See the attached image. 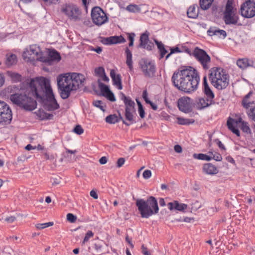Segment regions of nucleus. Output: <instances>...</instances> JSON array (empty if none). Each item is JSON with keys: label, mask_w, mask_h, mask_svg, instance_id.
Wrapping results in <instances>:
<instances>
[{"label": "nucleus", "mask_w": 255, "mask_h": 255, "mask_svg": "<svg viewBox=\"0 0 255 255\" xmlns=\"http://www.w3.org/2000/svg\"><path fill=\"white\" fill-rule=\"evenodd\" d=\"M29 94L33 96L37 100L43 101L45 98L48 99L45 104V108L48 111L57 110L59 108L56 101L49 80L44 77L36 78L31 79L28 87Z\"/></svg>", "instance_id": "1"}, {"label": "nucleus", "mask_w": 255, "mask_h": 255, "mask_svg": "<svg viewBox=\"0 0 255 255\" xmlns=\"http://www.w3.org/2000/svg\"><path fill=\"white\" fill-rule=\"evenodd\" d=\"M172 81L178 90L190 93L197 89L200 77L195 69L189 67L175 72L172 77Z\"/></svg>", "instance_id": "2"}, {"label": "nucleus", "mask_w": 255, "mask_h": 255, "mask_svg": "<svg viewBox=\"0 0 255 255\" xmlns=\"http://www.w3.org/2000/svg\"><path fill=\"white\" fill-rule=\"evenodd\" d=\"M135 205L138 208L141 217L148 218L159 211L157 201L154 197L150 196L146 200L142 199H137Z\"/></svg>", "instance_id": "3"}, {"label": "nucleus", "mask_w": 255, "mask_h": 255, "mask_svg": "<svg viewBox=\"0 0 255 255\" xmlns=\"http://www.w3.org/2000/svg\"><path fill=\"white\" fill-rule=\"evenodd\" d=\"M208 77L211 84L218 90L224 89L229 85V76L222 68H211L209 71Z\"/></svg>", "instance_id": "4"}, {"label": "nucleus", "mask_w": 255, "mask_h": 255, "mask_svg": "<svg viewBox=\"0 0 255 255\" xmlns=\"http://www.w3.org/2000/svg\"><path fill=\"white\" fill-rule=\"evenodd\" d=\"M57 86L58 91L60 97L63 99H67L70 95L71 92L75 90V89L72 87L70 82L67 81L65 78V76L60 75L57 77Z\"/></svg>", "instance_id": "5"}, {"label": "nucleus", "mask_w": 255, "mask_h": 255, "mask_svg": "<svg viewBox=\"0 0 255 255\" xmlns=\"http://www.w3.org/2000/svg\"><path fill=\"white\" fill-rule=\"evenodd\" d=\"M234 0H228L224 12V20L226 24H236L238 21V17L235 13L233 5Z\"/></svg>", "instance_id": "6"}, {"label": "nucleus", "mask_w": 255, "mask_h": 255, "mask_svg": "<svg viewBox=\"0 0 255 255\" xmlns=\"http://www.w3.org/2000/svg\"><path fill=\"white\" fill-rule=\"evenodd\" d=\"M193 56L201 64L205 70L209 69L211 63V57L204 50L196 47L193 53Z\"/></svg>", "instance_id": "7"}, {"label": "nucleus", "mask_w": 255, "mask_h": 255, "mask_svg": "<svg viewBox=\"0 0 255 255\" xmlns=\"http://www.w3.org/2000/svg\"><path fill=\"white\" fill-rule=\"evenodd\" d=\"M23 57L27 61H33L34 60L41 61L42 58V52L39 46L37 45L30 46L29 50L26 49L23 53Z\"/></svg>", "instance_id": "8"}, {"label": "nucleus", "mask_w": 255, "mask_h": 255, "mask_svg": "<svg viewBox=\"0 0 255 255\" xmlns=\"http://www.w3.org/2000/svg\"><path fill=\"white\" fill-rule=\"evenodd\" d=\"M241 14L246 18H252L255 15V0H246L240 8Z\"/></svg>", "instance_id": "9"}, {"label": "nucleus", "mask_w": 255, "mask_h": 255, "mask_svg": "<svg viewBox=\"0 0 255 255\" xmlns=\"http://www.w3.org/2000/svg\"><path fill=\"white\" fill-rule=\"evenodd\" d=\"M139 65L145 77L151 78L154 76L156 69L153 62L142 59L140 60Z\"/></svg>", "instance_id": "10"}, {"label": "nucleus", "mask_w": 255, "mask_h": 255, "mask_svg": "<svg viewBox=\"0 0 255 255\" xmlns=\"http://www.w3.org/2000/svg\"><path fill=\"white\" fill-rule=\"evenodd\" d=\"M91 17L93 22L97 25H101L108 21V17L100 7H95L91 11Z\"/></svg>", "instance_id": "11"}, {"label": "nucleus", "mask_w": 255, "mask_h": 255, "mask_svg": "<svg viewBox=\"0 0 255 255\" xmlns=\"http://www.w3.org/2000/svg\"><path fill=\"white\" fill-rule=\"evenodd\" d=\"M65 76V78L67 80V81L70 82V84L75 90L79 88V86L82 84L85 78L84 75L81 74L72 73H66L62 75Z\"/></svg>", "instance_id": "12"}, {"label": "nucleus", "mask_w": 255, "mask_h": 255, "mask_svg": "<svg viewBox=\"0 0 255 255\" xmlns=\"http://www.w3.org/2000/svg\"><path fill=\"white\" fill-rule=\"evenodd\" d=\"M62 10L70 19L75 20L79 19L80 11L76 5H66L65 8H63Z\"/></svg>", "instance_id": "13"}, {"label": "nucleus", "mask_w": 255, "mask_h": 255, "mask_svg": "<svg viewBox=\"0 0 255 255\" xmlns=\"http://www.w3.org/2000/svg\"><path fill=\"white\" fill-rule=\"evenodd\" d=\"M179 109L184 113H189L192 110V100L189 97H182L178 101Z\"/></svg>", "instance_id": "14"}, {"label": "nucleus", "mask_w": 255, "mask_h": 255, "mask_svg": "<svg viewBox=\"0 0 255 255\" xmlns=\"http://www.w3.org/2000/svg\"><path fill=\"white\" fill-rule=\"evenodd\" d=\"M24 98H22V104L19 106L21 108L27 111H32L36 108L37 103L35 100L30 97L27 96L26 94H23Z\"/></svg>", "instance_id": "15"}, {"label": "nucleus", "mask_w": 255, "mask_h": 255, "mask_svg": "<svg viewBox=\"0 0 255 255\" xmlns=\"http://www.w3.org/2000/svg\"><path fill=\"white\" fill-rule=\"evenodd\" d=\"M243 121L241 118H239L237 119H234L231 117L228 118L227 122V125L228 128L232 131L234 133L236 134L238 136H240V132L239 130L236 128L239 124H242Z\"/></svg>", "instance_id": "16"}, {"label": "nucleus", "mask_w": 255, "mask_h": 255, "mask_svg": "<svg viewBox=\"0 0 255 255\" xmlns=\"http://www.w3.org/2000/svg\"><path fill=\"white\" fill-rule=\"evenodd\" d=\"M98 83L99 88L102 95L110 101L115 102L116 101L115 97L114 94L110 91L109 88L107 85L102 83L100 80H98Z\"/></svg>", "instance_id": "17"}, {"label": "nucleus", "mask_w": 255, "mask_h": 255, "mask_svg": "<svg viewBox=\"0 0 255 255\" xmlns=\"http://www.w3.org/2000/svg\"><path fill=\"white\" fill-rule=\"evenodd\" d=\"M42 59L43 60L41 62L52 65L54 62H58L61 59V56L57 51L53 50L49 52L48 56H42Z\"/></svg>", "instance_id": "18"}, {"label": "nucleus", "mask_w": 255, "mask_h": 255, "mask_svg": "<svg viewBox=\"0 0 255 255\" xmlns=\"http://www.w3.org/2000/svg\"><path fill=\"white\" fill-rule=\"evenodd\" d=\"M12 120V112L8 106L0 112V124L2 125L8 124Z\"/></svg>", "instance_id": "19"}, {"label": "nucleus", "mask_w": 255, "mask_h": 255, "mask_svg": "<svg viewBox=\"0 0 255 255\" xmlns=\"http://www.w3.org/2000/svg\"><path fill=\"white\" fill-rule=\"evenodd\" d=\"M149 33L147 31L141 34L139 47L146 49L148 50H151L152 49L153 44L149 41Z\"/></svg>", "instance_id": "20"}, {"label": "nucleus", "mask_w": 255, "mask_h": 255, "mask_svg": "<svg viewBox=\"0 0 255 255\" xmlns=\"http://www.w3.org/2000/svg\"><path fill=\"white\" fill-rule=\"evenodd\" d=\"M103 44L105 45H111L117 43H125L126 39L122 36H113L109 37L103 38L101 40Z\"/></svg>", "instance_id": "21"}, {"label": "nucleus", "mask_w": 255, "mask_h": 255, "mask_svg": "<svg viewBox=\"0 0 255 255\" xmlns=\"http://www.w3.org/2000/svg\"><path fill=\"white\" fill-rule=\"evenodd\" d=\"M213 104L211 100L205 97H200L196 99L194 103L195 107L198 110H202L209 107Z\"/></svg>", "instance_id": "22"}, {"label": "nucleus", "mask_w": 255, "mask_h": 255, "mask_svg": "<svg viewBox=\"0 0 255 255\" xmlns=\"http://www.w3.org/2000/svg\"><path fill=\"white\" fill-rule=\"evenodd\" d=\"M207 32L210 36H216L219 38H225L227 36L225 30L219 29L215 27H210Z\"/></svg>", "instance_id": "23"}, {"label": "nucleus", "mask_w": 255, "mask_h": 255, "mask_svg": "<svg viewBox=\"0 0 255 255\" xmlns=\"http://www.w3.org/2000/svg\"><path fill=\"white\" fill-rule=\"evenodd\" d=\"M203 86L204 92L206 96V98L213 102V99L215 97L214 94L208 85L206 76H205L203 78Z\"/></svg>", "instance_id": "24"}, {"label": "nucleus", "mask_w": 255, "mask_h": 255, "mask_svg": "<svg viewBox=\"0 0 255 255\" xmlns=\"http://www.w3.org/2000/svg\"><path fill=\"white\" fill-rule=\"evenodd\" d=\"M110 76L113 81L114 85H116L120 90L122 89L121 78L120 74L116 75L115 71L113 69L111 70Z\"/></svg>", "instance_id": "25"}, {"label": "nucleus", "mask_w": 255, "mask_h": 255, "mask_svg": "<svg viewBox=\"0 0 255 255\" xmlns=\"http://www.w3.org/2000/svg\"><path fill=\"white\" fill-rule=\"evenodd\" d=\"M167 206L170 210H172L173 209H175L179 211H183L187 208V205L186 204H180L177 201L168 203Z\"/></svg>", "instance_id": "26"}, {"label": "nucleus", "mask_w": 255, "mask_h": 255, "mask_svg": "<svg viewBox=\"0 0 255 255\" xmlns=\"http://www.w3.org/2000/svg\"><path fill=\"white\" fill-rule=\"evenodd\" d=\"M203 171L209 175L216 174L218 172L217 168L211 163L205 164L203 167Z\"/></svg>", "instance_id": "27"}, {"label": "nucleus", "mask_w": 255, "mask_h": 255, "mask_svg": "<svg viewBox=\"0 0 255 255\" xmlns=\"http://www.w3.org/2000/svg\"><path fill=\"white\" fill-rule=\"evenodd\" d=\"M121 99L124 101V104L126 106V109L128 108L130 110H135V103L129 97H127L123 93L121 95Z\"/></svg>", "instance_id": "28"}, {"label": "nucleus", "mask_w": 255, "mask_h": 255, "mask_svg": "<svg viewBox=\"0 0 255 255\" xmlns=\"http://www.w3.org/2000/svg\"><path fill=\"white\" fill-rule=\"evenodd\" d=\"M22 98H24V95L21 92L20 93H15L11 94L10 96V101L14 104L19 106L22 104Z\"/></svg>", "instance_id": "29"}, {"label": "nucleus", "mask_w": 255, "mask_h": 255, "mask_svg": "<svg viewBox=\"0 0 255 255\" xmlns=\"http://www.w3.org/2000/svg\"><path fill=\"white\" fill-rule=\"evenodd\" d=\"M237 65L241 69H244L248 67H253L254 62L250 61L248 59H240L237 61Z\"/></svg>", "instance_id": "30"}, {"label": "nucleus", "mask_w": 255, "mask_h": 255, "mask_svg": "<svg viewBox=\"0 0 255 255\" xmlns=\"http://www.w3.org/2000/svg\"><path fill=\"white\" fill-rule=\"evenodd\" d=\"M187 14L189 18H196L199 14V7L197 5L190 6L187 10Z\"/></svg>", "instance_id": "31"}, {"label": "nucleus", "mask_w": 255, "mask_h": 255, "mask_svg": "<svg viewBox=\"0 0 255 255\" xmlns=\"http://www.w3.org/2000/svg\"><path fill=\"white\" fill-rule=\"evenodd\" d=\"M252 94L253 92L250 91L247 95L245 96L242 101V105L246 109H248L254 104V102H250L249 101V98Z\"/></svg>", "instance_id": "32"}, {"label": "nucleus", "mask_w": 255, "mask_h": 255, "mask_svg": "<svg viewBox=\"0 0 255 255\" xmlns=\"http://www.w3.org/2000/svg\"><path fill=\"white\" fill-rule=\"evenodd\" d=\"M17 62V58L15 54H10L6 55L5 64L7 66H11L16 64Z\"/></svg>", "instance_id": "33"}, {"label": "nucleus", "mask_w": 255, "mask_h": 255, "mask_svg": "<svg viewBox=\"0 0 255 255\" xmlns=\"http://www.w3.org/2000/svg\"><path fill=\"white\" fill-rule=\"evenodd\" d=\"M126 53L127 56L126 63L128 66V68H129L130 70L131 71L133 69L132 54L128 48H127L126 49Z\"/></svg>", "instance_id": "34"}, {"label": "nucleus", "mask_w": 255, "mask_h": 255, "mask_svg": "<svg viewBox=\"0 0 255 255\" xmlns=\"http://www.w3.org/2000/svg\"><path fill=\"white\" fill-rule=\"evenodd\" d=\"M213 1L214 0H200V6L203 10L208 9L212 5Z\"/></svg>", "instance_id": "35"}, {"label": "nucleus", "mask_w": 255, "mask_h": 255, "mask_svg": "<svg viewBox=\"0 0 255 255\" xmlns=\"http://www.w3.org/2000/svg\"><path fill=\"white\" fill-rule=\"evenodd\" d=\"M176 119L178 124L181 125H189L194 123V120L193 119H185L181 117H177Z\"/></svg>", "instance_id": "36"}, {"label": "nucleus", "mask_w": 255, "mask_h": 255, "mask_svg": "<svg viewBox=\"0 0 255 255\" xmlns=\"http://www.w3.org/2000/svg\"><path fill=\"white\" fill-rule=\"evenodd\" d=\"M208 156L210 158V160L212 159H213L216 161H221L222 159V157L220 153L216 152L215 151H209L208 152Z\"/></svg>", "instance_id": "37"}, {"label": "nucleus", "mask_w": 255, "mask_h": 255, "mask_svg": "<svg viewBox=\"0 0 255 255\" xmlns=\"http://www.w3.org/2000/svg\"><path fill=\"white\" fill-rule=\"evenodd\" d=\"M135 112V110H130L128 108V109H126L125 111V116L126 119L129 122L132 123L133 121V113Z\"/></svg>", "instance_id": "38"}, {"label": "nucleus", "mask_w": 255, "mask_h": 255, "mask_svg": "<svg viewBox=\"0 0 255 255\" xmlns=\"http://www.w3.org/2000/svg\"><path fill=\"white\" fill-rule=\"evenodd\" d=\"M193 157L195 159H197L199 160H206V161H210V158L208 156V155H206L203 153H194L193 155Z\"/></svg>", "instance_id": "39"}, {"label": "nucleus", "mask_w": 255, "mask_h": 255, "mask_svg": "<svg viewBox=\"0 0 255 255\" xmlns=\"http://www.w3.org/2000/svg\"><path fill=\"white\" fill-rule=\"evenodd\" d=\"M106 121L109 124H115L118 122V118L115 115H110L106 117Z\"/></svg>", "instance_id": "40"}, {"label": "nucleus", "mask_w": 255, "mask_h": 255, "mask_svg": "<svg viewBox=\"0 0 255 255\" xmlns=\"http://www.w3.org/2000/svg\"><path fill=\"white\" fill-rule=\"evenodd\" d=\"M136 101L138 106V112L139 116L141 118L143 119L145 117V112L143 106L140 102H139L137 99H136Z\"/></svg>", "instance_id": "41"}, {"label": "nucleus", "mask_w": 255, "mask_h": 255, "mask_svg": "<svg viewBox=\"0 0 255 255\" xmlns=\"http://www.w3.org/2000/svg\"><path fill=\"white\" fill-rule=\"evenodd\" d=\"M53 225V222H50L45 223L37 224L35 225V227L38 230H42L47 227H50Z\"/></svg>", "instance_id": "42"}, {"label": "nucleus", "mask_w": 255, "mask_h": 255, "mask_svg": "<svg viewBox=\"0 0 255 255\" xmlns=\"http://www.w3.org/2000/svg\"><path fill=\"white\" fill-rule=\"evenodd\" d=\"M127 9L132 12H137L140 11V8L138 5L135 4H130L127 7Z\"/></svg>", "instance_id": "43"}, {"label": "nucleus", "mask_w": 255, "mask_h": 255, "mask_svg": "<svg viewBox=\"0 0 255 255\" xmlns=\"http://www.w3.org/2000/svg\"><path fill=\"white\" fill-rule=\"evenodd\" d=\"M241 129L244 132L247 133H251V129L247 122H243L241 124Z\"/></svg>", "instance_id": "44"}, {"label": "nucleus", "mask_w": 255, "mask_h": 255, "mask_svg": "<svg viewBox=\"0 0 255 255\" xmlns=\"http://www.w3.org/2000/svg\"><path fill=\"white\" fill-rule=\"evenodd\" d=\"M8 74L14 81H19L21 79V76L17 73L13 72H8Z\"/></svg>", "instance_id": "45"}, {"label": "nucleus", "mask_w": 255, "mask_h": 255, "mask_svg": "<svg viewBox=\"0 0 255 255\" xmlns=\"http://www.w3.org/2000/svg\"><path fill=\"white\" fill-rule=\"evenodd\" d=\"M127 34L128 38L129 41V46H132L133 45V42L135 35L134 33H128Z\"/></svg>", "instance_id": "46"}, {"label": "nucleus", "mask_w": 255, "mask_h": 255, "mask_svg": "<svg viewBox=\"0 0 255 255\" xmlns=\"http://www.w3.org/2000/svg\"><path fill=\"white\" fill-rule=\"evenodd\" d=\"M93 236L94 234L92 233V232L91 231H88L85 235L82 244H84L86 242H88L89 239L90 238L93 237Z\"/></svg>", "instance_id": "47"}, {"label": "nucleus", "mask_w": 255, "mask_h": 255, "mask_svg": "<svg viewBox=\"0 0 255 255\" xmlns=\"http://www.w3.org/2000/svg\"><path fill=\"white\" fill-rule=\"evenodd\" d=\"M95 72L96 75L99 77H101L105 73V70L102 67H99L98 68H96L95 70Z\"/></svg>", "instance_id": "48"}, {"label": "nucleus", "mask_w": 255, "mask_h": 255, "mask_svg": "<svg viewBox=\"0 0 255 255\" xmlns=\"http://www.w3.org/2000/svg\"><path fill=\"white\" fill-rule=\"evenodd\" d=\"M73 131L76 134L80 135L84 132V130L80 125H77L73 129Z\"/></svg>", "instance_id": "49"}, {"label": "nucleus", "mask_w": 255, "mask_h": 255, "mask_svg": "<svg viewBox=\"0 0 255 255\" xmlns=\"http://www.w3.org/2000/svg\"><path fill=\"white\" fill-rule=\"evenodd\" d=\"M93 104L95 107L99 108L102 111H105L104 106L103 105V103L101 101H95L93 102Z\"/></svg>", "instance_id": "50"}, {"label": "nucleus", "mask_w": 255, "mask_h": 255, "mask_svg": "<svg viewBox=\"0 0 255 255\" xmlns=\"http://www.w3.org/2000/svg\"><path fill=\"white\" fill-rule=\"evenodd\" d=\"M53 117V115L46 113H41L40 115V118H41V119H52Z\"/></svg>", "instance_id": "51"}, {"label": "nucleus", "mask_w": 255, "mask_h": 255, "mask_svg": "<svg viewBox=\"0 0 255 255\" xmlns=\"http://www.w3.org/2000/svg\"><path fill=\"white\" fill-rule=\"evenodd\" d=\"M77 219L76 216L71 213H68L67 215V220L71 223H74Z\"/></svg>", "instance_id": "52"}, {"label": "nucleus", "mask_w": 255, "mask_h": 255, "mask_svg": "<svg viewBox=\"0 0 255 255\" xmlns=\"http://www.w3.org/2000/svg\"><path fill=\"white\" fill-rule=\"evenodd\" d=\"M125 159L124 158L121 157L119 159H118L117 162V167L118 168L121 167L125 163Z\"/></svg>", "instance_id": "53"}, {"label": "nucleus", "mask_w": 255, "mask_h": 255, "mask_svg": "<svg viewBox=\"0 0 255 255\" xmlns=\"http://www.w3.org/2000/svg\"><path fill=\"white\" fill-rule=\"evenodd\" d=\"M151 171L150 170H146L143 173V177L144 179H148L151 176Z\"/></svg>", "instance_id": "54"}, {"label": "nucleus", "mask_w": 255, "mask_h": 255, "mask_svg": "<svg viewBox=\"0 0 255 255\" xmlns=\"http://www.w3.org/2000/svg\"><path fill=\"white\" fill-rule=\"evenodd\" d=\"M142 253L144 255H151L148 252L147 250V248L145 247L144 245H142L141 247Z\"/></svg>", "instance_id": "55"}, {"label": "nucleus", "mask_w": 255, "mask_h": 255, "mask_svg": "<svg viewBox=\"0 0 255 255\" xmlns=\"http://www.w3.org/2000/svg\"><path fill=\"white\" fill-rule=\"evenodd\" d=\"M15 217L14 216H10L7 217L5 219V221L7 222V223H12L15 220Z\"/></svg>", "instance_id": "56"}, {"label": "nucleus", "mask_w": 255, "mask_h": 255, "mask_svg": "<svg viewBox=\"0 0 255 255\" xmlns=\"http://www.w3.org/2000/svg\"><path fill=\"white\" fill-rule=\"evenodd\" d=\"M167 53V50L165 48H162L160 50V59L162 58Z\"/></svg>", "instance_id": "57"}, {"label": "nucleus", "mask_w": 255, "mask_h": 255, "mask_svg": "<svg viewBox=\"0 0 255 255\" xmlns=\"http://www.w3.org/2000/svg\"><path fill=\"white\" fill-rule=\"evenodd\" d=\"M155 42L158 48L159 49V51L161 50L162 48H164V45L161 42H159L157 40H155Z\"/></svg>", "instance_id": "58"}, {"label": "nucleus", "mask_w": 255, "mask_h": 255, "mask_svg": "<svg viewBox=\"0 0 255 255\" xmlns=\"http://www.w3.org/2000/svg\"><path fill=\"white\" fill-rule=\"evenodd\" d=\"M107 158L106 156H103L100 159L99 162L101 164H105L107 162Z\"/></svg>", "instance_id": "59"}, {"label": "nucleus", "mask_w": 255, "mask_h": 255, "mask_svg": "<svg viewBox=\"0 0 255 255\" xmlns=\"http://www.w3.org/2000/svg\"><path fill=\"white\" fill-rule=\"evenodd\" d=\"M90 195L91 197H92L94 199H97L98 198V194L94 190H92L90 193Z\"/></svg>", "instance_id": "60"}, {"label": "nucleus", "mask_w": 255, "mask_h": 255, "mask_svg": "<svg viewBox=\"0 0 255 255\" xmlns=\"http://www.w3.org/2000/svg\"><path fill=\"white\" fill-rule=\"evenodd\" d=\"M174 150L177 153H181L182 152V149L180 145H176L174 146Z\"/></svg>", "instance_id": "61"}, {"label": "nucleus", "mask_w": 255, "mask_h": 255, "mask_svg": "<svg viewBox=\"0 0 255 255\" xmlns=\"http://www.w3.org/2000/svg\"><path fill=\"white\" fill-rule=\"evenodd\" d=\"M216 142L217 144H218V146L220 148L223 149H225L224 145H223V144L222 143V142L220 140L216 139Z\"/></svg>", "instance_id": "62"}, {"label": "nucleus", "mask_w": 255, "mask_h": 255, "mask_svg": "<svg viewBox=\"0 0 255 255\" xmlns=\"http://www.w3.org/2000/svg\"><path fill=\"white\" fill-rule=\"evenodd\" d=\"M170 50H171L170 54H173V53H174L176 52H181V51L180 50L179 48H178V47H176L174 48H171Z\"/></svg>", "instance_id": "63"}, {"label": "nucleus", "mask_w": 255, "mask_h": 255, "mask_svg": "<svg viewBox=\"0 0 255 255\" xmlns=\"http://www.w3.org/2000/svg\"><path fill=\"white\" fill-rule=\"evenodd\" d=\"M4 83V77L0 73V87H2Z\"/></svg>", "instance_id": "64"}]
</instances>
